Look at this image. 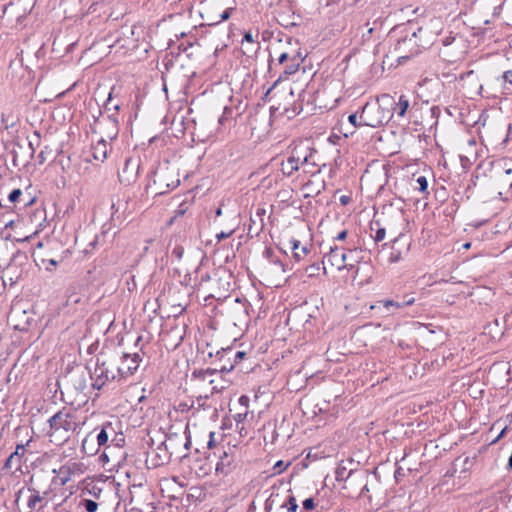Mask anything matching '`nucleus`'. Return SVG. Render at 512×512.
Returning a JSON list of instances; mask_svg holds the SVG:
<instances>
[{
    "instance_id": "1a4fd4ad",
    "label": "nucleus",
    "mask_w": 512,
    "mask_h": 512,
    "mask_svg": "<svg viewBox=\"0 0 512 512\" xmlns=\"http://www.w3.org/2000/svg\"><path fill=\"white\" fill-rule=\"evenodd\" d=\"M120 360H118L120 372L123 382H126L129 377L133 376L140 366L142 357L139 353H120Z\"/></svg>"
},
{
    "instance_id": "9b49d317",
    "label": "nucleus",
    "mask_w": 512,
    "mask_h": 512,
    "mask_svg": "<svg viewBox=\"0 0 512 512\" xmlns=\"http://www.w3.org/2000/svg\"><path fill=\"white\" fill-rule=\"evenodd\" d=\"M246 353L244 351H234L232 347L222 348L221 350L216 352V356L220 361L224 360V358H227L229 360V365H222L220 367L221 372H230L235 364L239 363L243 360Z\"/></svg>"
},
{
    "instance_id": "dca6fc26",
    "label": "nucleus",
    "mask_w": 512,
    "mask_h": 512,
    "mask_svg": "<svg viewBox=\"0 0 512 512\" xmlns=\"http://www.w3.org/2000/svg\"><path fill=\"white\" fill-rule=\"evenodd\" d=\"M112 436L113 438L111 439V443H114L117 441V434L113 428L112 423L107 422L103 424L100 431L96 435L98 447L109 448L110 445H108V441Z\"/></svg>"
},
{
    "instance_id": "4be33fe9",
    "label": "nucleus",
    "mask_w": 512,
    "mask_h": 512,
    "mask_svg": "<svg viewBox=\"0 0 512 512\" xmlns=\"http://www.w3.org/2000/svg\"><path fill=\"white\" fill-rule=\"evenodd\" d=\"M283 72L279 75L278 79L274 82L273 86H276L283 79H287L290 75L296 73L300 67L299 59H293V62L285 63Z\"/></svg>"
},
{
    "instance_id": "cd10ccee",
    "label": "nucleus",
    "mask_w": 512,
    "mask_h": 512,
    "mask_svg": "<svg viewBox=\"0 0 512 512\" xmlns=\"http://www.w3.org/2000/svg\"><path fill=\"white\" fill-rule=\"evenodd\" d=\"M324 261L321 263H312L306 267V273L308 277H315L318 276L320 273V270H323V273L326 274V267L324 266Z\"/></svg>"
},
{
    "instance_id": "f257e3e1",
    "label": "nucleus",
    "mask_w": 512,
    "mask_h": 512,
    "mask_svg": "<svg viewBox=\"0 0 512 512\" xmlns=\"http://www.w3.org/2000/svg\"><path fill=\"white\" fill-rule=\"evenodd\" d=\"M442 21L438 18L431 19L426 27H419L416 31L405 33L397 39L394 45V53L397 56L398 62L410 59L412 56L419 53V48H425L430 44V40H424L428 30L434 33H439L442 29Z\"/></svg>"
},
{
    "instance_id": "423d86ee",
    "label": "nucleus",
    "mask_w": 512,
    "mask_h": 512,
    "mask_svg": "<svg viewBox=\"0 0 512 512\" xmlns=\"http://www.w3.org/2000/svg\"><path fill=\"white\" fill-rule=\"evenodd\" d=\"M91 130L93 133L99 134L100 139L115 140L120 130L118 116L116 114L94 116L93 123H91Z\"/></svg>"
},
{
    "instance_id": "c756f323",
    "label": "nucleus",
    "mask_w": 512,
    "mask_h": 512,
    "mask_svg": "<svg viewBox=\"0 0 512 512\" xmlns=\"http://www.w3.org/2000/svg\"><path fill=\"white\" fill-rule=\"evenodd\" d=\"M281 508H286V512H296L298 509L296 498L293 495H289L285 503L281 505Z\"/></svg>"
},
{
    "instance_id": "8fccbe9b",
    "label": "nucleus",
    "mask_w": 512,
    "mask_h": 512,
    "mask_svg": "<svg viewBox=\"0 0 512 512\" xmlns=\"http://www.w3.org/2000/svg\"><path fill=\"white\" fill-rule=\"evenodd\" d=\"M16 147L19 148V149H22V145L19 143V142H15L14 143V147L12 149V154H13V157H14V161L18 158L19 156V153H20V150H16Z\"/></svg>"
},
{
    "instance_id": "774afa93",
    "label": "nucleus",
    "mask_w": 512,
    "mask_h": 512,
    "mask_svg": "<svg viewBox=\"0 0 512 512\" xmlns=\"http://www.w3.org/2000/svg\"><path fill=\"white\" fill-rule=\"evenodd\" d=\"M215 214H216V216H217V217L222 215V209H221V207H218V208L216 209Z\"/></svg>"
},
{
    "instance_id": "2eb2a0df",
    "label": "nucleus",
    "mask_w": 512,
    "mask_h": 512,
    "mask_svg": "<svg viewBox=\"0 0 512 512\" xmlns=\"http://www.w3.org/2000/svg\"><path fill=\"white\" fill-rule=\"evenodd\" d=\"M300 165H307V159L299 158L298 155L296 157L289 155L285 160L281 161L280 170L283 175L290 177L299 170Z\"/></svg>"
},
{
    "instance_id": "7c9ffc66",
    "label": "nucleus",
    "mask_w": 512,
    "mask_h": 512,
    "mask_svg": "<svg viewBox=\"0 0 512 512\" xmlns=\"http://www.w3.org/2000/svg\"><path fill=\"white\" fill-rule=\"evenodd\" d=\"M80 506L83 507L87 512H96L98 509V503L91 499H82Z\"/></svg>"
},
{
    "instance_id": "aec40b11",
    "label": "nucleus",
    "mask_w": 512,
    "mask_h": 512,
    "mask_svg": "<svg viewBox=\"0 0 512 512\" xmlns=\"http://www.w3.org/2000/svg\"><path fill=\"white\" fill-rule=\"evenodd\" d=\"M290 248L293 252L295 261H301L305 256L310 253V249L307 246H301V243L297 239L290 240Z\"/></svg>"
},
{
    "instance_id": "f704fd0d",
    "label": "nucleus",
    "mask_w": 512,
    "mask_h": 512,
    "mask_svg": "<svg viewBox=\"0 0 512 512\" xmlns=\"http://www.w3.org/2000/svg\"><path fill=\"white\" fill-rule=\"evenodd\" d=\"M382 24H383L382 21L375 20L373 22V26L368 28V31H367L368 34L372 35V34L376 33L377 37H380V30L382 28Z\"/></svg>"
},
{
    "instance_id": "864d4df0",
    "label": "nucleus",
    "mask_w": 512,
    "mask_h": 512,
    "mask_svg": "<svg viewBox=\"0 0 512 512\" xmlns=\"http://www.w3.org/2000/svg\"><path fill=\"white\" fill-rule=\"evenodd\" d=\"M347 237V230H343L341 231L336 237H335V240H338V241H343L345 240Z\"/></svg>"
},
{
    "instance_id": "ea45409f",
    "label": "nucleus",
    "mask_w": 512,
    "mask_h": 512,
    "mask_svg": "<svg viewBox=\"0 0 512 512\" xmlns=\"http://www.w3.org/2000/svg\"><path fill=\"white\" fill-rule=\"evenodd\" d=\"M303 508L305 510H312L315 508V501L313 498H307L303 501Z\"/></svg>"
},
{
    "instance_id": "13d9d810",
    "label": "nucleus",
    "mask_w": 512,
    "mask_h": 512,
    "mask_svg": "<svg viewBox=\"0 0 512 512\" xmlns=\"http://www.w3.org/2000/svg\"><path fill=\"white\" fill-rule=\"evenodd\" d=\"M350 200H351L350 197L346 196V195H343V196L340 197V202L343 205L348 204L350 202Z\"/></svg>"
},
{
    "instance_id": "20e7f679",
    "label": "nucleus",
    "mask_w": 512,
    "mask_h": 512,
    "mask_svg": "<svg viewBox=\"0 0 512 512\" xmlns=\"http://www.w3.org/2000/svg\"><path fill=\"white\" fill-rule=\"evenodd\" d=\"M392 117L393 112L380 101V97L377 98L375 103L367 102L362 107L359 115L360 125L372 128L387 124Z\"/></svg>"
},
{
    "instance_id": "5fc2aeb1",
    "label": "nucleus",
    "mask_w": 512,
    "mask_h": 512,
    "mask_svg": "<svg viewBox=\"0 0 512 512\" xmlns=\"http://www.w3.org/2000/svg\"><path fill=\"white\" fill-rule=\"evenodd\" d=\"M271 261H272L276 266H278L282 272H285V267H284V264L282 263V261H281V260H279V259H275V260H274V259H271Z\"/></svg>"
},
{
    "instance_id": "c85d7f7f",
    "label": "nucleus",
    "mask_w": 512,
    "mask_h": 512,
    "mask_svg": "<svg viewBox=\"0 0 512 512\" xmlns=\"http://www.w3.org/2000/svg\"><path fill=\"white\" fill-rule=\"evenodd\" d=\"M309 148H306L303 150L301 147H294L291 151L290 156L296 157L298 155L299 158H306L307 159V165L310 164V158L312 156V152H308Z\"/></svg>"
},
{
    "instance_id": "c9c22d12",
    "label": "nucleus",
    "mask_w": 512,
    "mask_h": 512,
    "mask_svg": "<svg viewBox=\"0 0 512 512\" xmlns=\"http://www.w3.org/2000/svg\"><path fill=\"white\" fill-rule=\"evenodd\" d=\"M183 254L184 248L181 245H176L171 251V256L178 261L182 259Z\"/></svg>"
},
{
    "instance_id": "473e14b6",
    "label": "nucleus",
    "mask_w": 512,
    "mask_h": 512,
    "mask_svg": "<svg viewBox=\"0 0 512 512\" xmlns=\"http://www.w3.org/2000/svg\"><path fill=\"white\" fill-rule=\"evenodd\" d=\"M235 10L234 7H227L220 15H219V19L213 21L212 23H210L209 25H217L223 21H226L230 18L231 16V13Z\"/></svg>"
},
{
    "instance_id": "37998d69",
    "label": "nucleus",
    "mask_w": 512,
    "mask_h": 512,
    "mask_svg": "<svg viewBox=\"0 0 512 512\" xmlns=\"http://www.w3.org/2000/svg\"><path fill=\"white\" fill-rule=\"evenodd\" d=\"M358 117L359 116L357 113H353V114L349 115V117H348L349 123L352 124L354 127L361 126L360 120L358 121Z\"/></svg>"
},
{
    "instance_id": "e2e57ef3",
    "label": "nucleus",
    "mask_w": 512,
    "mask_h": 512,
    "mask_svg": "<svg viewBox=\"0 0 512 512\" xmlns=\"http://www.w3.org/2000/svg\"><path fill=\"white\" fill-rule=\"evenodd\" d=\"M212 279H213V277H211L209 274H205L201 278V283L204 282V281H208L211 284L212 283Z\"/></svg>"
},
{
    "instance_id": "f3484780",
    "label": "nucleus",
    "mask_w": 512,
    "mask_h": 512,
    "mask_svg": "<svg viewBox=\"0 0 512 512\" xmlns=\"http://www.w3.org/2000/svg\"><path fill=\"white\" fill-rule=\"evenodd\" d=\"M176 176L177 175H175L174 171L166 169L165 171H160L156 175V177H157L156 181L160 185H165L168 189H174L180 183V180Z\"/></svg>"
},
{
    "instance_id": "bf43d9fd",
    "label": "nucleus",
    "mask_w": 512,
    "mask_h": 512,
    "mask_svg": "<svg viewBox=\"0 0 512 512\" xmlns=\"http://www.w3.org/2000/svg\"><path fill=\"white\" fill-rule=\"evenodd\" d=\"M404 307H405V305L402 304V300L401 301L394 300L393 308L401 309V308H404Z\"/></svg>"
},
{
    "instance_id": "5701e85b",
    "label": "nucleus",
    "mask_w": 512,
    "mask_h": 512,
    "mask_svg": "<svg viewBox=\"0 0 512 512\" xmlns=\"http://www.w3.org/2000/svg\"><path fill=\"white\" fill-rule=\"evenodd\" d=\"M82 300V295L79 293L78 288L76 286H70L66 291V301L63 304L64 307L74 306L80 303Z\"/></svg>"
},
{
    "instance_id": "052dcab7",
    "label": "nucleus",
    "mask_w": 512,
    "mask_h": 512,
    "mask_svg": "<svg viewBox=\"0 0 512 512\" xmlns=\"http://www.w3.org/2000/svg\"><path fill=\"white\" fill-rule=\"evenodd\" d=\"M244 40L247 42H254L253 36L251 32L245 33Z\"/></svg>"
},
{
    "instance_id": "3c124183",
    "label": "nucleus",
    "mask_w": 512,
    "mask_h": 512,
    "mask_svg": "<svg viewBox=\"0 0 512 512\" xmlns=\"http://www.w3.org/2000/svg\"><path fill=\"white\" fill-rule=\"evenodd\" d=\"M25 451H26L25 446L23 444H19V445H17L14 452H18V457H20L22 459Z\"/></svg>"
},
{
    "instance_id": "09e8293b",
    "label": "nucleus",
    "mask_w": 512,
    "mask_h": 512,
    "mask_svg": "<svg viewBox=\"0 0 512 512\" xmlns=\"http://www.w3.org/2000/svg\"><path fill=\"white\" fill-rule=\"evenodd\" d=\"M16 147L19 148V149H22V145L19 143V142H15L14 143V147L12 149V154H13V157H14V161L18 158L19 156V153H20V150H16Z\"/></svg>"
},
{
    "instance_id": "680f3d73",
    "label": "nucleus",
    "mask_w": 512,
    "mask_h": 512,
    "mask_svg": "<svg viewBox=\"0 0 512 512\" xmlns=\"http://www.w3.org/2000/svg\"><path fill=\"white\" fill-rule=\"evenodd\" d=\"M45 153L46 151L45 150H42L40 153H39V159H40V164L44 163L46 161V157H45Z\"/></svg>"
},
{
    "instance_id": "e433bc0d",
    "label": "nucleus",
    "mask_w": 512,
    "mask_h": 512,
    "mask_svg": "<svg viewBox=\"0 0 512 512\" xmlns=\"http://www.w3.org/2000/svg\"><path fill=\"white\" fill-rule=\"evenodd\" d=\"M289 463H284L282 460L277 461L273 466L274 474H280L287 469Z\"/></svg>"
},
{
    "instance_id": "de8ad7c7",
    "label": "nucleus",
    "mask_w": 512,
    "mask_h": 512,
    "mask_svg": "<svg viewBox=\"0 0 512 512\" xmlns=\"http://www.w3.org/2000/svg\"><path fill=\"white\" fill-rule=\"evenodd\" d=\"M299 59V65L303 62V57L300 52L298 51H292L290 52V62H293V59Z\"/></svg>"
},
{
    "instance_id": "0eeeda50",
    "label": "nucleus",
    "mask_w": 512,
    "mask_h": 512,
    "mask_svg": "<svg viewBox=\"0 0 512 512\" xmlns=\"http://www.w3.org/2000/svg\"><path fill=\"white\" fill-rule=\"evenodd\" d=\"M27 504L25 512H34L42 510L50 500L52 489L49 487L44 490H40L34 486L27 488Z\"/></svg>"
},
{
    "instance_id": "f8f14e48",
    "label": "nucleus",
    "mask_w": 512,
    "mask_h": 512,
    "mask_svg": "<svg viewBox=\"0 0 512 512\" xmlns=\"http://www.w3.org/2000/svg\"><path fill=\"white\" fill-rule=\"evenodd\" d=\"M380 101L386 107H389L391 112H393V114L395 113L398 117H404L410 105L405 95H401L398 102H396L389 94H383L380 96Z\"/></svg>"
},
{
    "instance_id": "72a5a7b5",
    "label": "nucleus",
    "mask_w": 512,
    "mask_h": 512,
    "mask_svg": "<svg viewBox=\"0 0 512 512\" xmlns=\"http://www.w3.org/2000/svg\"><path fill=\"white\" fill-rule=\"evenodd\" d=\"M507 164H508L507 160L503 159L496 163L495 168L496 169L499 168V169L503 170V172L506 176H512V168L507 167Z\"/></svg>"
},
{
    "instance_id": "9d476101",
    "label": "nucleus",
    "mask_w": 512,
    "mask_h": 512,
    "mask_svg": "<svg viewBox=\"0 0 512 512\" xmlns=\"http://www.w3.org/2000/svg\"><path fill=\"white\" fill-rule=\"evenodd\" d=\"M140 163L138 159L127 158L119 173V180L124 185H131L136 182L139 174Z\"/></svg>"
},
{
    "instance_id": "ddd939ff",
    "label": "nucleus",
    "mask_w": 512,
    "mask_h": 512,
    "mask_svg": "<svg viewBox=\"0 0 512 512\" xmlns=\"http://www.w3.org/2000/svg\"><path fill=\"white\" fill-rule=\"evenodd\" d=\"M227 277L225 272H223V275H220V273L213 275L212 283L209 286V290L211 291L209 296L213 298L225 296L224 294L230 289V282L227 281Z\"/></svg>"
},
{
    "instance_id": "4d7b16f0",
    "label": "nucleus",
    "mask_w": 512,
    "mask_h": 512,
    "mask_svg": "<svg viewBox=\"0 0 512 512\" xmlns=\"http://www.w3.org/2000/svg\"><path fill=\"white\" fill-rule=\"evenodd\" d=\"M474 74H475V73H474V71H473V70H470V71H468V72H466V73H463V74L460 76V79H461V80H463V79H465V78H470V77L474 76Z\"/></svg>"
},
{
    "instance_id": "a19ab883",
    "label": "nucleus",
    "mask_w": 512,
    "mask_h": 512,
    "mask_svg": "<svg viewBox=\"0 0 512 512\" xmlns=\"http://www.w3.org/2000/svg\"><path fill=\"white\" fill-rule=\"evenodd\" d=\"M502 79L504 84H509L512 86V71L507 70L502 74Z\"/></svg>"
},
{
    "instance_id": "b1692460",
    "label": "nucleus",
    "mask_w": 512,
    "mask_h": 512,
    "mask_svg": "<svg viewBox=\"0 0 512 512\" xmlns=\"http://www.w3.org/2000/svg\"><path fill=\"white\" fill-rule=\"evenodd\" d=\"M59 476L54 477L52 483L64 486L69 480L71 475V465H63L59 468Z\"/></svg>"
},
{
    "instance_id": "338daca9",
    "label": "nucleus",
    "mask_w": 512,
    "mask_h": 512,
    "mask_svg": "<svg viewBox=\"0 0 512 512\" xmlns=\"http://www.w3.org/2000/svg\"><path fill=\"white\" fill-rule=\"evenodd\" d=\"M265 254H266V256H267L268 258H271V257H272L273 252H272V250H271V249H266V250H265Z\"/></svg>"
},
{
    "instance_id": "603ef678",
    "label": "nucleus",
    "mask_w": 512,
    "mask_h": 512,
    "mask_svg": "<svg viewBox=\"0 0 512 512\" xmlns=\"http://www.w3.org/2000/svg\"><path fill=\"white\" fill-rule=\"evenodd\" d=\"M28 150H29V158H33L34 156V153H35V146H34V141L33 140H30L28 142Z\"/></svg>"
},
{
    "instance_id": "a878e982",
    "label": "nucleus",
    "mask_w": 512,
    "mask_h": 512,
    "mask_svg": "<svg viewBox=\"0 0 512 512\" xmlns=\"http://www.w3.org/2000/svg\"><path fill=\"white\" fill-rule=\"evenodd\" d=\"M370 230L371 232H374V234H371L375 242H380L384 240L386 235L385 228L381 227L378 221L371 222L370 224Z\"/></svg>"
},
{
    "instance_id": "c03bdc74",
    "label": "nucleus",
    "mask_w": 512,
    "mask_h": 512,
    "mask_svg": "<svg viewBox=\"0 0 512 512\" xmlns=\"http://www.w3.org/2000/svg\"><path fill=\"white\" fill-rule=\"evenodd\" d=\"M234 233V229H231L229 232H220L216 234L217 240L220 242L226 238H229Z\"/></svg>"
},
{
    "instance_id": "4c0bfd02",
    "label": "nucleus",
    "mask_w": 512,
    "mask_h": 512,
    "mask_svg": "<svg viewBox=\"0 0 512 512\" xmlns=\"http://www.w3.org/2000/svg\"><path fill=\"white\" fill-rule=\"evenodd\" d=\"M188 209V205L186 203H181L178 208L175 210V214H174V217L171 219V222L176 218V217H180V216H183L186 211Z\"/></svg>"
},
{
    "instance_id": "79ce46f5",
    "label": "nucleus",
    "mask_w": 512,
    "mask_h": 512,
    "mask_svg": "<svg viewBox=\"0 0 512 512\" xmlns=\"http://www.w3.org/2000/svg\"><path fill=\"white\" fill-rule=\"evenodd\" d=\"M287 62H290V52H282L278 57V63L282 65Z\"/></svg>"
},
{
    "instance_id": "2f4dec72",
    "label": "nucleus",
    "mask_w": 512,
    "mask_h": 512,
    "mask_svg": "<svg viewBox=\"0 0 512 512\" xmlns=\"http://www.w3.org/2000/svg\"><path fill=\"white\" fill-rule=\"evenodd\" d=\"M417 187H415L416 190H418L421 193H424L426 195L429 194L428 192V181L425 176H419L416 179Z\"/></svg>"
},
{
    "instance_id": "49530a36",
    "label": "nucleus",
    "mask_w": 512,
    "mask_h": 512,
    "mask_svg": "<svg viewBox=\"0 0 512 512\" xmlns=\"http://www.w3.org/2000/svg\"><path fill=\"white\" fill-rule=\"evenodd\" d=\"M207 447L209 449H213L216 447V441H215V432L209 433V440L207 442Z\"/></svg>"
},
{
    "instance_id": "f03ea898",
    "label": "nucleus",
    "mask_w": 512,
    "mask_h": 512,
    "mask_svg": "<svg viewBox=\"0 0 512 512\" xmlns=\"http://www.w3.org/2000/svg\"><path fill=\"white\" fill-rule=\"evenodd\" d=\"M118 360L119 352L114 351L110 354H100L96 359V365L90 379L94 389H102L108 382H123Z\"/></svg>"
},
{
    "instance_id": "a211bd4d",
    "label": "nucleus",
    "mask_w": 512,
    "mask_h": 512,
    "mask_svg": "<svg viewBox=\"0 0 512 512\" xmlns=\"http://www.w3.org/2000/svg\"><path fill=\"white\" fill-rule=\"evenodd\" d=\"M110 144L107 140L99 139L95 145L92 146V156L95 160L103 162L110 151Z\"/></svg>"
},
{
    "instance_id": "bb28decb",
    "label": "nucleus",
    "mask_w": 512,
    "mask_h": 512,
    "mask_svg": "<svg viewBox=\"0 0 512 512\" xmlns=\"http://www.w3.org/2000/svg\"><path fill=\"white\" fill-rule=\"evenodd\" d=\"M394 300H379L374 305L371 306V309H378L380 311H384L387 313V315L393 314L394 312L391 311V308H393Z\"/></svg>"
},
{
    "instance_id": "4468645a",
    "label": "nucleus",
    "mask_w": 512,
    "mask_h": 512,
    "mask_svg": "<svg viewBox=\"0 0 512 512\" xmlns=\"http://www.w3.org/2000/svg\"><path fill=\"white\" fill-rule=\"evenodd\" d=\"M324 259L329 265L335 267L339 271L347 266V254L337 246L331 247L329 253L325 255Z\"/></svg>"
},
{
    "instance_id": "58836bf2",
    "label": "nucleus",
    "mask_w": 512,
    "mask_h": 512,
    "mask_svg": "<svg viewBox=\"0 0 512 512\" xmlns=\"http://www.w3.org/2000/svg\"><path fill=\"white\" fill-rule=\"evenodd\" d=\"M21 195H22L21 189H19V188L14 189L9 193L8 200L12 203H15L20 198Z\"/></svg>"
},
{
    "instance_id": "6ab92c4d",
    "label": "nucleus",
    "mask_w": 512,
    "mask_h": 512,
    "mask_svg": "<svg viewBox=\"0 0 512 512\" xmlns=\"http://www.w3.org/2000/svg\"><path fill=\"white\" fill-rule=\"evenodd\" d=\"M21 466H22V459L20 457H18V452H13L6 459V461L2 467V471L15 473V472L21 470Z\"/></svg>"
},
{
    "instance_id": "6e6552de",
    "label": "nucleus",
    "mask_w": 512,
    "mask_h": 512,
    "mask_svg": "<svg viewBox=\"0 0 512 512\" xmlns=\"http://www.w3.org/2000/svg\"><path fill=\"white\" fill-rule=\"evenodd\" d=\"M238 464L239 455L237 453L236 447H229L228 451H223V453L219 456V461L216 465V472L217 474L227 476L238 467Z\"/></svg>"
},
{
    "instance_id": "a18cd8bd",
    "label": "nucleus",
    "mask_w": 512,
    "mask_h": 512,
    "mask_svg": "<svg viewBox=\"0 0 512 512\" xmlns=\"http://www.w3.org/2000/svg\"><path fill=\"white\" fill-rule=\"evenodd\" d=\"M414 302L415 298L412 295L407 294L403 296L402 304L405 305V307L414 304Z\"/></svg>"
},
{
    "instance_id": "6e6d98bb",
    "label": "nucleus",
    "mask_w": 512,
    "mask_h": 512,
    "mask_svg": "<svg viewBox=\"0 0 512 512\" xmlns=\"http://www.w3.org/2000/svg\"><path fill=\"white\" fill-rule=\"evenodd\" d=\"M239 403L241 405H244V406H248V403H249V398L245 395H242L240 398H239Z\"/></svg>"
},
{
    "instance_id": "0e129e2a",
    "label": "nucleus",
    "mask_w": 512,
    "mask_h": 512,
    "mask_svg": "<svg viewBox=\"0 0 512 512\" xmlns=\"http://www.w3.org/2000/svg\"><path fill=\"white\" fill-rule=\"evenodd\" d=\"M34 136H35V142H36V145H39V141H40V134L38 131H35L34 132Z\"/></svg>"
},
{
    "instance_id": "7ed1b4c3",
    "label": "nucleus",
    "mask_w": 512,
    "mask_h": 512,
    "mask_svg": "<svg viewBox=\"0 0 512 512\" xmlns=\"http://www.w3.org/2000/svg\"><path fill=\"white\" fill-rule=\"evenodd\" d=\"M91 373L92 372L87 371L86 368L77 366L64 375L62 382L65 392L61 391V393L62 395L66 393L68 397H73V399L70 400V404H74V402L77 401L78 405H80L87 401L85 390L88 387L87 378H90Z\"/></svg>"
},
{
    "instance_id": "412c9836",
    "label": "nucleus",
    "mask_w": 512,
    "mask_h": 512,
    "mask_svg": "<svg viewBox=\"0 0 512 512\" xmlns=\"http://www.w3.org/2000/svg\"><path fill=\"white\" fill-rule=\"evenodd\" d=\"M401 241H402V237L399 236V237L395 238L392 242L391 252L388 257V262L390 264L398 263L403 259V250L398 247L400 245Z\"/></svg>"
},
{
    "instance_id": "69168bd1",
    "label": "nucleus",
    "mask_w": 512,
    "mask_h": 512,
    "mask_svg": "<svg viewBox=\"0 0 512 512\" xmlns=\"http://www.w3.org/2000/svg\"><path fill=\"white\" fill-rule=\"evenodd\" d=\"M346 265H347V266H346L344 269L352 270V269H354V267H355V265H354L353 263H347V262H346Z\"/></svg>"
},
{
    "instance_id": "393cba45",
    "label": "nucleus",
    "mask_w": 512,
    "mask_h": 512,
    "mask_svg": "<svg viewBox=\"0 0 512 512\" xmlns=\"http://www.w3.org/2000/svg\"><path fill=\"white\" fill-rule=\"evenodd\" d=\"M119 110H120V105L112 103V93L110 92L107 100L103 104L102 108L99 110V115H101V114H105V115L116 114V115H118Z\"/></svg>"
},
{
    "instance_id": "39448f33",
    "label": "nucleus",
    "mask_w": 512,
    "mask_h": 512,
    "mask_svg": "<svg viewBox=\"0 0 512 512\" xmlns=\"http://www.w3.org/2000/svg\"><path fill=\"white\" fill-rule=\"evenodd\" d=\"M50 436L59 434L61 438L67 440L70 433L74 432L78 427L77 417L74 412L63 408L55 413L48 420Z\"/></svg>"
}]
</instances>
